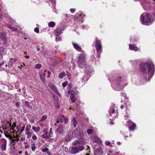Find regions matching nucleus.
I'll return each mask as SVG.
<instances>
[{"label":"nucleus","instance_id":"nucleus-22","mask_svg":"<svg viewBox=\"0 0 155 155\" xmlns=\"http://www.w3.org/2000/svg\"><path fill=\"white\" fill-rule=\"evenodd\" d=\"M103 152L101 150H97L94 151V155H102Z\"/></svg>","mask_w":155,"mask_h":155},{"label":"nucleus","instance_id":"nucleus-56","mask_svg":"<svg viewBox=\"0 0 155 155\" xmlns=\"http://www.w3.org/2000/svg\"><path fill=\"white\" fill-rule=\"evenodd\" d=\"M71 139V137H69V138H66L65 139V140L66 141H70Z\"/></svg>","mask_w":155,"mask_h":155},{"label":"nucleus","instance_id":"nucleus-7","mask_svg":"<svg viewBox=\"0 0 155 155\" xmlns=\"http://www.w3.org/2000/svg\"><path fill=\"white\" fill-rule=\"evenodd\" d=\"M94 41L95 43V48L97 51V52H100V51L101 50L102 48V46L100 41V40H98V38H96L94 39Z\"/></svg>","mask_w":155,"mask_h":155},{"label":"nucleus","instance_id":"nucleus-40","mask_svg":"<svg viewBox=\"0 0 155 155\" xmlns=\"http://www.w3.org/2000/svg\"><path fill=\"white\" fill-rule=\"evenodd\" d=\"M42 151L43 152L47 153L48 152V149L47 148H45L42 149Z\"/></svg>","mask_w":155,"mask_h":155},{"label":"nucleus","instance_id":"nucleus-30","mask_svg":"<svg viewBox=\"0 0 155 155\" xmlns=\"http://www.w3.org/2000/svg\"><path fill=\"white\" fill-rule=\"evenodd\" d=\"M65 75V74L64 72H63L60 73L58 76V78H62Z\"/></svg>","mask_w":155,"mask_h":155},{"label":"nucleus","instance_id":"nucleus-16","mask_svg":"<svg viewBox=\"0 0 155 155\" xmlns=\"http://www.w3.org/2000/svg\"><path fill=\"white\" fill-rule=\"evenodd\" d=\"M72 43L74 48L76 50L79 51H81V48L79 45H78L76 44L74 42H72Z\"/></svg>","mask_w":155,"mask_h":155},{"label":"nucleus","instance_id":"nucleus-19","mask_svg":"<svg viewBox=\"0 0 155 155\" xmlns=\"http://www.w3.org/2000/svg\"><path fill=\"white\" fill-rule=\"evenodd\" d=\"M129 48L130 50H134L135 51H137L138 50V48L137 47L131 44L129 45Z\"/></svg>","mask_w":155,"mask_h":155},{"label":"nucleus","instance_id":"nucleus-50","mask_svg":"<svg viewBox=\"0 0 155 155\" xmlns=\"http://www.w3.org/2000/svg\"><path fill=\"white\" fill-rule=\"evenodd\" d=\"M16 124L15 123H14L12 125L11 128H13V130H14V128L15 127H16Z\"/></svg>","mask_w":155,"mask_h":155},{"label":"nucleus","instance_id":"nucleus-14","mask_svg":"<svg viewBox=\"0 0 155 155\" xmlns=\"http://www.w3.org/2000/svg\"><path fill=\"white\" fill-rule=\"evenodd\" d=\"M143 2H146L147 3L146 4H144L143 5L144 9L146 11L149 10L150 8V4L148 3L150 0H142Z\"/></svg>","mask_w":155,"mask_h":155},{"label":"nucleus","instance_id":"nucleus-46","mask_svg":"<svg viewBox=\"0 0 155 155\" xmlns=\"http://www.w3.org/2000/svg\"><path fill=\"white\" fill-rule=\"evenodd\" d=\"M63 117L64 119L65 123L66 124H67V123H68V118L66 117Z\"/></svg>","mask_w":155,"mask_h":155},{"label":"nucleus","instance_id":"nucleus-37","mask_svg":"<svg viewBox=\"0 0 155 155\" xmlns=\"http://www.w3.org/2000/svg\"><path fill=\"white\" fill-rule=\"evenodd\" d=\"M78 149L79 151H81L84 149V147L83 146L79 145L78 147Z\"/></svg>","mask_w":155,"mask_h":155},{"label":"nucleus","instance_id":"nucleus-21","mask_svg":"<svg viewBox=\"0 0 155 155\" xmlns=\"http://www.w3.org/2000/svg\"><path fill=\"white\" fill-rule=\"evenodd\" d=\"M62 18L65 20V21L66 22H69L70 20V16L66 14H63Z\"/></svg>","mask_w":155,"mask_h":155},{"label":"nucleus","instance_id":"nucleus-6","mask_svg":"<svg viewBox=\"0 0 155 155\" xmlns=\"http://www.w3.org/2000/svg\"><path fill=\"white\" fill-rule=\"evenodd\" d=\"M0 146H1V150L3 151H5L6 150L7 141L3 138L0 139Z\"/></svg>","mask_w":155,"mask_h":155},{"label":"nucleus","instance_id":"nucleus-8","mask_svg":"<svg viewBox=\"0 0 155 155\" xmlns=\"http://www.w3.org/2000/svg\"><path fill=\"white\" fill-rule=\"evenodd\" d=\"M121 80V77L120 76L117 77V84L116 85V87L115 88L116 91H119L122 90L124 88L123 86H121L119 85L120 83Z\"/></svg>","mask_w":155,"mask_h":155},{"label":"nucleus","instance_id":"nucleus-47","mask_svg":"<svg viewBox=\"0 0 155 155\" xmlns=\"http://www.w3.org/2000/svg\"><path fill=\"white\" fill-rule=\"evenodd\" d=\"M63 121V119L61 118H59L57 119V122L59 123L60 122H62Z\"/></svg>","mask_w":155,"mask_h":155},{"label":"nucleus","instance_id":"nucleus-20","mask_svg":"<svg viewBox=\"0 0 155 155\" xmlns=\"http://www.w3.org/2000/svg\"><path fill=\"white\" fill-rule=\"evenodd\" d=\"M79 152V150L78 149V147H73L71 150V153H78Z\"/></svg>","mask_w":155,"mask_h":155},{"label":"nucleus","instance_id":"nucleus-9","mask_svg":"<svg viewBox=\"0 0 155 155\" xmlns=\"http://www.w3.org/2000/svg\"><path fill=\"white\" fill-rule=\"evenodd\" d=\"M11 120L9 121L8 120H6L5 121L4 125L5 127V130H10L9 131L13 130V128H11L12 123H11Z\"/></svg>","mask_w":155,"mask_h":155},{"label":"nucleus","instance_id":"nucleus-31","mask_svg":"<svg viewBox=\"0 0 155 155\" xmlns=\"http://www.w3.org/2000/svg\"><path fill=\"white\" fill-rule=\"evenodd\" d=\"M48 26L51 27H53L55 25V22L53 21H51L48 23Z\"/></svg>","mask_w":155,"mask_h":155},{"label":"nucleus","instance_id":"nucleus-43","mask_svg":"<svg viewBox=\"0 0 155 155\" xmlns=\"http://www.w3.org/2000/svg\"><path fill=\"white\" fill-rule=\"evenodd\" d=\"M124 108H125L126 110H127V104H124V105H122L120 107V108L121 109H123Z\"/></svg>","mask_w":155,"mask_h":155},{"label":"nucleus","instance_id":"nucleus-25","mask_svg":"<svg viewBox=\"0 0 155 155\" xmlns=\"http://www.w3.org/2000/svg\"><path fill=\"white\" fill-rule=\"evenodd\" d=\"M32 129L35 132H38L40 131V128L39 126H38L37 127L33 126L32 127Z\"/></svg>","mask_w":155,"mask_h":155},{"label":"nucleus","instance_id":"nucleus-27","mask_svg":"<svg viewBox=\"0 0 155 155\" xmlns=\"http://www.w3.org/2000/svg\"><path fill=\"white\" fill-rule=\"evenodd\" d=\"M39 76L41 81L44 83L46 82V79L45 76H43L41 75V74H39Z\"/></svg>","mask_w":155,"mask_h":155},{"label":"nucleus","instance_id":"nucleus-59","mask_svg":"<svg viewBox=\"0 0 155 155\" xmlns=\"http://www.w3.org/2000/svg\"><path fill=\"white\" fill-rule=\"evenodd\" d=\"M4 64V62L2 61V62L0 63V67L2 65Z\"/></svg>","mask_w":155,"mask_h":155},{"label":"nucleus","instance_id":"nucleus-23","mask_svg":"<svg viewBox=\"0 0 155 155\" xmlns=\"http://www.w3.org/2000/svg\"><path fill=\"white\" fill-rule=\"evenodd\" d=\"M92 139L95 142H99L101 141L98 137L97 136L93 137H92Z\"/></svg>","mask_w":155,"mask_h":155},{"label":"nucleus","instance_id":"nucleus-42","mask_svg":"<svg viewBox=\"0 0 155 155\" xmlns=\"http://www.w3.org/2000/svg\"><path fill=\"white\" fill-rule=\"evenodd\" d=\"M42 67L41 64H37L36 65L35 67L37 69H39Z\"/></svg>","mask_w":155,"mask_h":155},{"label":"nucleus","instance_id":"nucleus-63","mask_svg":"<svg viewBox=\"0 0 155 155\" xmlns=\"http://www.w3.org/2000/svg\"><path fill=\"white\" fill-rule=\"evenodd\" d=\"M42 127H43L44 126V124L43 123H41L39 124Z\"/></svg>","mask_w":155,"mask_h":155},{"label":"nucleus","instance_id":"nucleus-53","mask_svg":"<svg viewBox=\"0 0 155 155\" xmlns=\"http://www.w3.org/2000/svg\"><path fill=\"white\" fill-rule=\"evenodd\" d=\"M121 96L125 97L126 96V94L125 93L122 92L120 94Z\"/></svg>","mask_w":155,"mask_h":155},{"label":"nucleus","instance_id":"nucleus-60","mask_svg":"<svg viewBox=\"0 0 155 155\" xmlns=\"http://www.w3.org/2000/svg\"><path fill=\"white\" fill-rule=\"evenodd\" d=\"M27 131V132H29L30 131H29V129L27 127H26V129H25V132H26Z\"/></svg>","mask_w":155,"mask_h":155},{"label":"nucleus","instance_id":"nucleus-62","mask_svg":"<svg viewBox=\"0 0 155 155\" xmlns=\"http://www.w3.org/2000/svg\"><path fill=\"white\" fill-rule=\"evenodd\" d=\"M30 122L31 123H33L34 122V120L33 119H31L30 120Z\"/></svg>","mask_w":155,"mask_h":155},{"label":"nucleus","instance_id":"nucleus-5","mask_svg":"<svg viewBox=\"0 0 155 155\" xmlns=\"http://www.w3.org/2000/svg\"><path fill=\"white\" fill-rule=\"evenodd\" d=\"M109 115L112 117V118L114 119L118 117V112H117V109H115V105H114L112 107L110 108L109 110Z\"/></svg>","mask_w":155,"mask_h":155},{"label":"nucleus","instance_id":"nucleus-15","mask_svg":"<svg viewBox=\"0 0 155 155\" xmlns=\"http://www.w3.org/2000/svg\"><path fill=\"white\" fill-rule=\"evenodd\" d=\"M6 35L5 33H0V39H1L3 41L4 43H6L7 40L6 38Z\"/></svg>","mask_w":155,"mask_h":155},{"label":"nucleus","instance_id":"nucleus-11","mask_svg":"<svg viewBox=\"0 0 155 155\" xmlns=\"http://www.w3.org/2000/svg\"><path fill=\"white\" fill-rule=\"evenodd\" d=\"M64 29L61 28H57L54 31V34L56 36H59L62 33Z\"/></svg>","mask_w":155,"mask_h":155},{"label":"nucleus","instance_id":"nucleus-49","mask_svg":"<svg viewBox=\"0 0 155 155\" xmlns=\"http://www.w3.org/2000/svg\"><path fill=\"white\" fill-rule=\"evenodd\" d=\"M67 83H68L67 82H63L62 84V85L64 87H65L67 86Z\"/></svg>","mask_w":155,"mask_h":155},{"label":"nucleus","instance_id":"nucleus-54","mask_svg":"<svg viewBox=\"0 0 155 155\" xmlns=\"http://www.w3.org/2000/svg\"><path fill=\"white\" fill-rule=\"evenodd\" d=\"M48 133L49 134H50V135H51L52 136V132L51 128H50V130L49 131V132H48Z\"/></svg>","mask_w":155,"mask_h":155},{"label":"nucleus","instance_id":"nucleus-26","mask_svg":"<svg viewBox=\"0 0 155 155\" xmlns=\"http://www.w3.org/2000/svg\"><path fill=\"white\" fill-rule=\"evenodd\" d=\"M5 48L3 47H0V58L2 56Z\"/></svg>","mask_w":155,"mask_h":155},{"label":"nucleus","instance_id":"nucleus-13","mask_svg":"<svg viewBox=\"0 0 155 155\" xmlns=\"http://www.w3.org/2000/svg\"><path fill=\"white\" fill-rule=\"evenodd\" d=\"M64 131V127L62 125L59 126L56 130V133L59 134H62Z\"/></svg>","mask_w":155,"mask_h":155},{"label":"nucleus","instance_id":"nucleus-35","mask_svg":"<svg viewBox=\"0 0 155 155\" xmlns=\"http://www.w3.org/2000/svg\"><path fill=\"white\" fill-rule=\"evenodd\" d=\"M11 137L10 143L13 145H14L16 144V142H15V140L12 138V137Z\"/></svg>","mask_w":155,"mask_h":155},{"label":"nucleus","instance_id":"nucleus-3","mask_svg":"<svg viewBox=\"0 0 155 155\" xmlns=\"http://www.w3.org/2000/svg\"><path fill=\"white\" fill-rule=\"evenodd\" d=\"M154 21L153 15L148 14H142L140 16V21L141 23L145 24L149 22H152Z\"/></svg>","mask_w":155,"mask_h":155},{"label":"nucleus","instance_id":"nucleus-36","mask_svg":"<svg viewBox=\"0 0 155 155\" xmlns=\"http://www.w3.org/2000/svg\"><path fill=\"white\" fill-rule=\"evenodd\" d=\"M87 132L88 134H91L93 133V130L91 129H88L87 130Z\"/></svg>","mask_w":155,"mask_h":155},{"label":"nucleus","instance_id":"nucleus-33","mask_svg":"<svg viewBox=\"0 0 155 155\" xmlns=\"http://www.w3.org/2000/svg\"><path fill=\"white\" fill-rule=\"evenodd\" d=\"M72 122L74 125V127H76V124L77 122L75 118H73L72 120Z\"/></svg>","mask_w":155,"mask_h":155},{"label":"nucleus","instance_id":"nucleus-39","mask_svg":"<svg viewBox=\"0 0 155 155\" xmlns=\"http://www.w3.org/2000/svg\"><path fill=\"white\" fill-rule=\"evenodd\" d=\"M61 38L58 36H56L55 38V41H61Z\"/></svg>","mask_w":155,"mask_h":155},{"label":"nucleus","instance_id":"nucleus-61","mask_svg":"<svg viewBox=\"0 0 155 155\" xmlns=\"http://www.w3.org/2000/svg\"><path fill=\"white\" fill-rule=\"evenodd\" d=\"M29 147H30V146L29 145H27L25 146V149H27V148H28Z\"/></svg>","mask_w":155,"mask_h":155},{"label":"nucleus","instance_id":"nucleus-48","mask_svg":"<svg viewBox=\"0 0 155 155\" xmlns=\"http://www.w3.org/2000/svg\"><path fill=\"white\" fill-rule=\"evenodd\" d=\"M21 103L20 102H17L15 103L16 106L18 108L20 107Z\"/></svg>","mask_w":155,"mask_h":155},{"label":"nucleus","instance_id":"nucleus-55","mask_svg":"<svg viewBox=\"0 0 155 155\" xmlns=\"http://www.w3.org/2000/svg\"><path fill=\"white\" fill-rule=\"evenodd\" d=\"M70 11L71 13H73L75 12V9L71 8L70 10Z\"/></svg>","mask_w":155,"mask_h":155},{"label":"nucleus","instance_id":"nucleus-52","mask_svg":"<svg viewBox=\"0 0 155 155\" xmlns=\"http://www.w3.org/2000/svg\"><path fill=\"white\" fill-rule=\"evenodd\" d=\"M105 144L107 146H109L110 145V143L108 141H106L105 143Z\"/></svg>","mask_w":155,"mask_h":155},{"label":"nucleus","instance_id":"nucleus-2","mask_svg":"<svg viewBox=\"0 0 155 155\" xmlns=\"http://www.w3.org/2000/svg\"><path fill=\"white\" fill-rule=\"evenodd\" d=\"M86 54L84 53L80 54L77 58V63L79 68H83L84 67L86 64Z\"/></svg>","mask_w":155,"mask_h":155},{"label":"nucleus","instance_id":"nucleus-57","mask_svg":"<svg viewBox=\"0 0 155 155\" xmlns=\"http://www.w3.org/2000/svg\"><path fill=\"white\" fill-rule=\"evenodd\" d=\"M100 52H97L98 53V55H97V57L98 58H99L100 57V53L101 52V51H100Z\"/></svg>","mask_w":155,"mask_h":155},{"label":"nucleus","instance_id":"nucleus-45","mask_svg":"<svg viewBox=\"0 0 155 155\" xmlns=\"http://www.w3.org/2000/svg\"><path fill=\"white\" fill-rule=\"evenodd\" d=\"M35 31L37 33H39V30L38 28L36 27L34 29Z\"/></svg>","mask_w":155,"mask_h":155},{"label":"nucleus","instance_id":"nucleus-34","mask_svg":"<svg viewBox=\"0 0 155 155\" xmlns=\"http://www.w3.org/2000/svg\"><path fill=\"white\" fill-rule=\"evenodd\" d=\"M47 118V116L46 115H45L43 116L41 118L40 121H43L46 120Z\"/></svg>","mask_w":155,"mask_h":155},{"label":"nucleus","instance_id":"nucleus-4","mask_svg":"<svg viewBox=\"0 0 155 155\" xmlns=\"http://www.w3.org/2000/svg\"><path fill=\"white\" fill-rule=\"evenodd\" d=\"M77 137L78 139L75 140L73 142V145L75 146L78 144H83L84 143L85 139L84 134L83 132L80 133L77 136Z\"/></svg>","mask_w":155,"mask_h":155},{"label":"nucleus","instance_id":"nucleus-18","mask_svg":"<svg viewBox=\"0 0 155 155\" xmlns=\"http://www.w3.org/2000/svg\"><path fill=\"white\" fill-rule=\"evenodd\" d=\"M48 86L54 92H56L57 91L56 88L55 86L51 82L49 83Z\"/></svg>","mask_w":155,"mask_h":155},{"label":"nucleus","instance_id":"nucleus-24","mask_svg":"<svg viewBox=\"0 0 155 155\" xmlns=\"http://www.w3.org/2000/svg\"><path fill=\"white\" fill-rule=\"evenodd\" d=\"M6 25L8 28L11 29L12 31H17L18 30L16 28H14L11 25Z\"/></svg>","mask_w":155,"mask_h":155},{"label":"nucleus","instance_id":"nucleus-51","mask_svg":"<svg viewBox=\"0 0 155 155\" xmlns=\"http://www.w3.org/2000/svg\"><path fill=\"white\" fill-rule=\"evenodd\" d=\"M32 138L34 140H36L37 139V137L35 135L33 136Z\"/></svg>","mask_w":155,"mask_h":155},{"label":"nucleus","instance_id":"nucleus-1","mask_svg":"<svg viewBox=\"0 0 155 155\" xmlns=\"http://www.w3.org/2000/svg\"><path fill=\"white\" fill-rule=\"evenodd\" d=\"M140 69L143 73H146L147 70L148 75V81H149L153 75L155 71L154 66L152 61L146 62L140 64Z\"/></svg>","mask_w":155,"mask_h":155},{"label":"nucleus","instance_id":"nucleus-44","mask_svg":"<svg viewBox=\"0 0 155 155\" xmlns=\"http://www.w3.org/2000/svg\"><path fill=\"white\" fill-rule=\"evenodd\" d=\"M60 63V61H55L53 64V66H54L56 65L59 64Z\"/></svg>","mask_w":155,"mask_h":155},{"label":"nucleus","instance_id":"nucleus-32","mask_svg":"<svg viewBox=\"0 0 155 155\" xmlns=\"http://www.w3.org/2000/svg\"><path fill=\"white\" fill-rule=\"evenodd\" d=\"M31 148L32 151H34L36 149L35 143H33L31 144Z\"/></svg>","mask_w":155,"mask_h":155},{"label":"nucleus","instance_id":"nucleus-29","mask_svg":"<svg viewBox=\"0 0 155 155\" xmlns=\"http://www.w3.org/2000/svg\"><path fill=\"white\" fill-rule=\"evenodd\" d=\"M25 134L27 135V138H30L31 136V133L30 131L25 132Z\"/></svg>","mask_w":155,"mask_h":155},{"label":"nucleus","instance_id":"nucleus-17","mask_svg":"<svg viewBox=\"0 0 155 155\" xmlns=\"http://www.w3.org/2000/svg\"><path fill=\"white\" fill-rule=\"evenodd\" d=\"M17 61V59L16 58H11L9 60V61L8 64V66L9 68L12 67L13 66V63Z\"/></svg>","mask_w":155,"mask_h":155},{"label":"nucleus","instance_id":"nucleus-10","mask_svg":"<svg viewBox=\"0 0 155 155\" xmlns=\"http://www.w3.org/2000/svg\"><path fill=\"white\" fill-rule=\"evenodd\" d=\"M43 132L44 134L42 135V137L43 138L48 139L51 137L52 136L48 133V129H44L43 130Z\"/></svg>","mask_w":155,"mask_h":155},{"label":"nucleus","instance_id":"nucleus-38","mask_svg":"<svg viewBox=\"0 0 155 155\" xmlns=\"http://www.w3.org/2000/svg\"><path fill=\"white\" fill-rule=\"evenodd\" d=\"M25 105L27 107H30V102L28 101H26Z\"/></svg>","mask_w":155,"mask_h":155},{"label":"nucleus","instance_id":"nucleus-28","mask_svg":"<svg viewBox=\"0 0 155 155\" xmlns=\"http://www.w3.org/2000/svg\"><path fill=\"white\" fill-rule=\"evenodd\" d=\"M70 98L72 102V103H74L75 101V97L74 95V94H72L71 95L70 97Z\"/></svg>","mask_w":155,"mask_h":155},{"label":"nucleus","instance_id":"nucleus-58","mask_svg":"<svg viewBox=\"0 0 155 155\" xmlns=\"http://www.w3.org/2000/svg\"><path fill=\"white\" fill-rule=\"evenodd\" d=\"M50 1H51L54 4H55L56 3L55 0H50Z\"/></svg>","mask_w":155,"mask_h":155},{"label":"nucleus","instance_id":"nucleus-41","mask_svg":"<svg viewBox=\"0 0 155 155\" xmlns=\"http://www.w3.org/2000/svg\"><path fill=\"white\" fill-rule=\"evenodd\" d=\"M7 130L6 132L8 134H14L15 132L13 131V130H11L10 131H9L10 130Z\"/></svg>","mask_w":155,"mask_h":155},{"label":"nucleus","instance_id":"nucleus-12","mask_svg":"<svg viewBox=\"0 0 155 155\" xmlns=\"http://www.w3.org/2000/svg\"><path fill=\"white\" fill-rule=\"evenodd\" d=\"M129 125V129L130 131H133L134 130L136 127V124L133 123L131 120H130L127 121Z\"/></svg>","mask_w":155,"mask_h":155},{"label":"nucleus","instance_id":"nucleus-64","mask_svg":"<svg viewBox=\"0 0 155 155\" xmlns=\"http://www.w3.org/2000/svg\"><path fill=\"white\" fill-rule=\"evenodd\" d=\"M15 141H18L19 140V139L18 138H16L15 140H14Z\"/></svg>","mask_w":155,"mask_h":155}]
</instances>
